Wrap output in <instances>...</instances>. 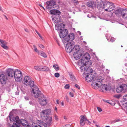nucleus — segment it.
Instances as JSON below:
<instances>
[{
  "label": "nucleus",
  "instance_id": "39",
  "mask_svg": "<svg viewBox=\"0 0 127 127\" xmlns=\"http://www.w3.org/2000/svg\"><path fill=\"white\" fill-rule=\"evenodd\" d=\"M122 95L121 94L115 95L113 96V97L118 99H119L121 97H122Z\"/></svg>",
  "mask_w": 127,
  "mask_h": 127
},
{
  "label": "nucleus",
  "instance_id": "53",
  "mask_svg": "<svg viewBox=\"0 0 127 127\" xmlns=\"http://www.w3.org/2000/svg\"><path fill=\"white\" fill-rule=\"evenodd\" d=\"M75 86L79 89H80V87L77 84H76L75 85Z\"/></svg>",
  "mask_w": 127,
  "mask_h": 127
},
{
  "label": "nucleus",
  "instance_id": "24",
  "mask_svg": "<svg viewBox=\"0 0 127 127\" xmlns=\"http://www.w3.org/2000/svg\"><path fill=\"white\" fill-rule=\"evenodd\" d=\"M0 42L1 43V46L2 47L6 49H8V47L6 45L7 43L5 41L0 39Z\"/></svg>",
  "mask_w": 127,
  "mask_h": 127
},
{
  "label": "nucleus",
  "instance_id": "41",
  "mask_svg": "<svg viewBox=\"0 0 127 127\" xmlns=\"http://www.w3.org/2000/svg\"><path fill=\"white\" fill-rule=\"evenodd\" d=\"M33 46L35 51L37 53H39V51L37 49L36 46L34 45H33Z\"/></svg>",
  "mask_w": 127,
  "mask_h": 127
},
{
  "label": "nucleus",
  "instance_id": "30",
  "mask_svg": "<svg viewBox=\"0 0 127 127\" xmlns=\"http://www.w3.org/2000/svg\"><path fill=\"white\" fill-rule=\"evenodd\" d=\"M122 91L123 92L127 91V85L126 84H123L121 85Z\"/></svg>",
  "mask_w": 127,
  "mask_h": 127
},
{
  "label": "nucleus",
  "instance_id": "56",
  "mask_svg": "<svg viewBox=\"0 0 127 127\" xmlns=\"http://www.w3.org/2000/svg\"><path fill=\"white\" fill-rule=\"evenodd\" d=\"M29 103L31 105H34V103L32 101H29Z\"/></svg>",
  "mask_w": 127,
  "mask_h": 127
},
{
  "label": "nucleus",
  "instance_id": "35",
  "mask_svg": "<svg viewBox=\"0 0 127 127\" xmlns=\"http://www.w3.org/2000/svg\"><path fill=\"white\" fill-rule=\"evenodd\" d=\"M41 70L47 71L49 70V68L47 67L41 66Z\"/></svg>",
  "mask_w": 127,
  "mask_h": 127
},
{
  "label": "nucleus",
  "instance_id": "54",
  "mask_svg": "<svg viewBox=\"0 0 127 127\" xmlns=\"http://www.w3.org/2000/svg\"><path fill=\"white\" fill-rule=\"evenodd\" d=\"M97 109L98 110V111L99 112H101L102 111V110L101 109V108H100L99 107H97Z\"/></svg>",
  "mask_w": 127,
  "mask_h": 127
},
{
  "label": "nucleus",
  "instance_id": "6",
  "mask_svg": "<svg viewBox=\"0 0 127 127\" xmlns=\"http://www.w3.org/2000/svg\"><path fill=\"white\" fill-rule=\"evenodd\" d=\"M29 83V84L32 89V92H33L34 95L37 94L38 92L40 91L39 90L37 87L34 84L33 81H32L31 80Z\"/></svg>",
  "mask_w": 127,
  "mask_h": 127
},
{
  "label": "nucleus",
  "instance_id": "40",
  "mask_svg": "<svg viewBox=\"0 0 127 127\" xmlns=\"http://www.w3.org/2000/svg\"><path fill=\"white\" fill-rule=\"evenodd\" d=\"M41 66H35L34 68L36 70L38 71H41Z\"/></svg>",
  "mask_w": 127,
  "mask_h": 127
},
{
  "label": "nucleus",
  "instance_id": "38",
  "mask_svg": "<svg viewBox=\"0 0 127 127\" xmlns=\"http://www.w3.org/2000/svg\"><path fill=\"white\" fill-rule=\"evenodd\" d=\"M32 127H46V126L45 127H43V126H38L36 124L34 123H32Z\"/></svg>",
  "mask_w": 127,
  "mask_h": 127
},
{
  "label": "nucleus",
  "instance_id": "15",
  "mask_svg": "<svg viewBox=\"0 0 127 127\" xmlns=\"http://www.w3.org/2000/svg\"><path fill=\"white\" fill-rule=\"evenodd\" d=\"M7 80V78L6 76H5L3 74L0 75V81L2 85H4L6 84Z\"/></svg>",
  "mask_w": 127,
  "mask_h": 127
},
{
  "label": "nucleus",
  "instance_id": "42",
  "mask_svg": "<svg viewBox=\"0 0 127 127\" xmlns=\"http://www.w3.org/2000/svg\"><path fill=\"white\" fill-rule=\"evenodd\" d=\"M53 67L56 70H59V67L57 65L54 64L53 65Z\"/></svg>",
  "mask_w": 127,
  "mask_h": 127
},
{
  "label": "nucleus",
  "instance_id": "59",
  "mask_svg": "<svg viewBox=\"0 0 127 127\" xmlns=\"http://www.w3.org/2000/svg\"><path fill=\"white\" fill-rule=\"evenodd\" d=\"M55 119L56 120H58V117L56 115H54Z\"/></svg>",
  "mask_w": 127,
  "mask_h": 127
},
{
  "label": "nucleus",
  "instance_id": "23",
  "mask_svg": "<svg viewBox=\"0 0 127 127\" xmlns=\"http://www.w3.org/2000/svg\"><path fill=\"white\" fill-rule=\"evenodd\" d=\"M110 2L106 1L105 0L103 4V6L102 8H103L106 11H108V6H109Z\"/></svg>",
  "mask_w": 127,
  "mask_h": 127
},
{
  "label": "nucleus",
  "instance_id": "60",
  "mask_svg": "<svg viewBox=\"0 0 127 127\" xmlns=\"http://www.w3.org/2000/svg\"><path fill=\"white\" fill-rule=\"evenodd\" d=\"M73 3H78V1H77L75 0H74L73 1Z\"/></svg>",
  "mask_w": 127,
  "mask_h": 127
},
{
  "label": "nucleus",
  "instance_id": "19",
  "mask_svg": "<svg viewBox=\"0 0 127 127\" xmlns=\"http://www.w3.org/2000/svg\"><path fill=\"white\" fill-rule=\"evenodd\" d=\"M81 119L80 120V124L81 125L83 126L85 124L86 121L87 120V118L85 116L81 115L80 116Z\"/></svg>",
  "mask_w": 127,
  "mask_h": 127
},
{
  "label": "nucleus",
  "instance_id": "22",
  "mask_svg": "<svg viewBox=\"0 0 127 127\" xmlns=\"http://www.w3.org/2000/svg\"><path fill=\"white\" fill-rule=\"evenodd\" d=\"M65 26L64 24L61 23H59L58 24H57L56 28H57V30H64V28Z\"/></svg>",
  "mask_w": 127,
  "mask_h": 127
},
{
  "label": "nucleus",
  "instance_id": "1",
  "mask_svg": "<svg viewBox=\"0 0 127 127\" xmlns=\"http://www.w3.org/2000/svg\"><path fill=\"white\" fill-rule=\"evenodd\" d=\"M51 110L50 109H45L43 110L41 112V116L47 123V126H50L52 123V118L49 115L50 114Z\"/></svg>",
  "mask_w": 127,
  "mask_h": 127
},
{
  "label": "nucleus",
  "instance_id": "43",
  "mask_svg": "<svg viewBox=\"0 0 127 127\" xmlns=\"http://www.w3.org/2000/svg\"><path fill=\"white\" fill-rule=\"evenodd\" d=\"M120 121V119H117L112 121V122L111 123L114 124L117 122Z\"/></svg>",
  "mask_w": 127,
  "mask_h": 127
},
{
  "label": "nucleus",
  "instance_id": "46",
  "mask_svg": "<svg viewBox=\"0 0 127 127\" xmlns=\"http://www.w3.org/2000/svg\"><path fill=\"white\" fill-rule=\"evenodd\" d=\"M24 98L27 100H29L30 99V97L28 96H24Z\"/></svg>",
  "mask_w": 127,
  "mask_h": 127
},
{
  "label": "nucleus",
  "instance_id": "55",
  "mask_svg": "<svg viewBox=\"0 0 127 127\" xmlns=\"http://www.w3.org/2000/svg\"><path fill=\"white\" fill-rule=\"evenodd\" d=\"M64 127H72L69 124H67L65 125Z\"/></svg>",
  "mask_w": 127,
  "mask_h": 127
},
{
  "label": "nucleus",
  "instance_id": "61",
  "mask_svg": "<svg viewBox=\"0 0 127 127\" xmlns=\"http://www.w3.org/2000/svg\"><path fill=\"white\" fill-rule=\"evenodd\" d=\"M25 31L26 32H29V31H28V29H25Z\"/></svg>",
  "mask_w": 127,
  "mask_h": 127
},
{
  "label": "nucleus",
  "instance_id": "33",
  "mask_svg": "<svg viewBox=\"0 0 127 127\" xmlns=\"http://www.w3.org/2000/svg\"><path fill=\"white\" fill-rule=\"evenodd\" d=\"M38 123L40 124V125H38V126H41L43 125V127H44L46 126V127H47V124L46 123H44L42 121L38 120Z\"/></svg>",
  "mask_w": 127,
  "mask_h": 127
},
{
  "label": "nucleus",
  "instance_id": "47",
  "mask_svg": "<svg viewBox=\"0 0 127 127\" xmlns=\"http://www.w3.org/2000/svg\"><path fill=\"white\" fill-rule=\"evenodd\" d=\"M69 88V84H67L65 85L64 86V88L65 89H68Z\"/></svg>",
  "mask_w": 127,
  "mask_h": 127
},
{
  "label": "nucleus",
  "instance_id": "32",
  "mask_svg": "<svg viewBox=\"0 0 127 127\" xmlns=\"http://www.w3.org/2000/svg\"><path fill=\"white\" fill-rule=\"evenodd\" d=\"M20 121L19 122V125L20 126V123L24 126H25L26 125V124H25V123H26V121L24 119H21L20 120Z\"/></svg>",
  "mask_w": 127,
  "mask_h": 127
},
{
  "label": "nucleus",
  "instance_id": "12",
  "mask_svg": "<svg viewBox=\"0 0 127 127\" xmlns=\"http://www.w3.org/2000/svg\"><path fill=\"white\" fill-rule=\"evenodd\" d=\"M89 60H86L84 64L80 67V69H81L82 70H85V67L86 68L88 67H90L92 64V63L91 61H89Z\"/></svg>",
  "mask_w": 127,
  "mask_h": 127
},
{
  "label": "nucleus",
  "instance_id": "50",
  "mask_svg": "<svg viewBox=\"0 0 127 127\" xmlns=\"http://www.w3.org/2000/svg\"><path fill=\"white\" fill-rule=\"evenodd\" d=\"M38 46L41 48H44V46L41 44H39L38 45Z\"/></svg>",
  "mask_w": 127,
  "mask_h": 127
},
{
  "label": "nucleus",
  "instance_id": "58",
  "mask_svg": "<svg viewBox=\"0 0 127 127\" xmlns=\"http://www.w3.org/2000/svg\"><path fill=\"white\" fill-rule=\"evenodd\" d=\"M114 40H115L114 39L112 38H111L110 40V41L112 42H113Z\"/></svg>",
  "mask_w": 127,
  "mask_h": 127
},
{
  "label": "nucleus",
  "instance_id": "7",
  "mask_svg": "<svg viewBox=\"0 0 127 127\" xmlns=\"http://www.w3.org/2000/svg\"><path fill=\"white\" fill-rule=\"evenodd\" d=\"M90 58V55L88 53L86 52L83 56L82 58L79 60V63H80L81 65H83L84 64L86 60H89Z\"/></svg>",
  "mask_w": 127,
  "mask_h": 127
},
{
  "label": "nucleus",
  "instance_id": "63",
  "mask_svg": "<svg viewBox=\"0 0 127 127\" xmlns=\"http://www.w3.org/2000/svg\"><path fill=\"white\" fill-rule=\"evenodd\" d=\"M5 17V18L6 19V20H8V18H7V17L6 16H5V15H3Z\"/></svg>",
  "mask_w": 127,
  "mask_h": 127
},
{
  "label": "nucleus",
  "instance_id": "16",
  "mask_svg": "<svg viewBox=\"0 0 127 127\" xmlns=\"http://www.w3.org/2000/svg\"><path fill=\"white\" fill-rule=\"evenodd\" d=\"M80 70L81 71V72L84 71V73L86 74L93 73V70L90 67H88L86 68L85 67V70H83L82 71V70L81 69H80Z\"/></svg>",
  "mask_w": 127,
  "mask_h": 127
},
{
  "label": "nucleus",
  "instance_id": "45",
  "mask_svg": "<svg viewBox=\"0 0 127 127\" xmlns=\"http://www.w3.org/2000/svg\"><path fill=\"white\" fill-rule=\"evenodd\" d=\"M54 76L55 77L58 78L60 76V74L59 73H55Z\"/></svg>",
  "mask_w": 127,
  "mask_h": 127
},
{
  "label": "nucleus",
  "instance_id": "10",
  "mask_svg": "<svg viewBox=\"0 0 127 127\" xmlns=\"http://www.w3.org/2000/svg\"><path fill=\"white\" fill-rule=\"evenodd\" d=\"M75 38V35L73 33H70L66 37H65L64 39V42L66 43L70 41H72Z\"/></svg>",
  "mask_w": 127,
  "mask_h": 127
},
{
  "label": "nucleus",
  "instance_id": "62",
  "mask_svg": "<svg viewBox=\"0 0 127 127\" xmlns=\"http://www.w3.org/2000/svg\"><path fill=\"white\" fill-rule=\"evenodd\" d=\"M39 6L40 7H42L44 10H45V9L44 7L40 4H39Z\"/></svg>",
  "mask_w": 127,
  "mask_h": 127
},
{
  "label": "nucleus",
  "instance_id": "9",
  "mask_svg": "<svg viewBox=\"0 0 127 127\" xmlns=\"http://www.w3.org/2000/svg\"><path fill=\"white\" fill-rule=\"evenodd\" d=\"M47 5L46 6V9H50L52 8H55L56 4V2L54 0L49 1L46 2Z\"/></svg>",
  "mask_w": 127,
  "mask_h": 127
},
{
  "label": "nucleus",
  "instance_id": "34",
  "mask_svg": "<svg viewBox=\"0 0 127 127\" xmlns=\"http://www.w3.org/2000/svg\"><path fill=\"white\" fill-rule=\"evenodd\" d=\"M37 53L38 54L40 55L41 56L43 57L44 58H46L47 57V56L46 54L43 51H39V53Z\"/></svg>",
  "mask_w": 127,
  "mask_h": 127
},
{
  "label": "nucleus",
  "instance_id": "8",
  "mask_svg": "<svg viewBox=\"0 0 127 127\" xmlns=\"http://www.w3.org/2000/svg\"><path fill=\"white\" fill-rule=\"evenodd\" d=\"M95 76L93 74V73L87 74L85 78L86 81L88 82H90L92 80L94 81H95Z\"/></svg>",
  "mask_w": 127,
  "mask_h": 127
},
{
  "label": "nucleus",
  "instance_id": "49",
  "mask_svg": "<svg viewBox=\"0 0 127 127\" xmlns=\"http://www.w3.org/2000/svg\"><path fill=\"white\" fill-rule=\"evenodd\" d=\"M86 123H87L88 124L90 125L91 123V122H90L87 119V120H86Z\"/></svg>",
  "mask_w": 127,
  "mask_h": 127
},
{
  "label": "nucleus",
  "instance_id": "36",
  "mask_svg": "<svg viewBox=\"0 0 127 127\" xmlns=\"http://www.w3.org/2000/svg\"><path fill=\"white\" fill-rule=\"evenodd\" d=\"M69 75L70 76V78L71 79L73 80H76V78L73 74L72 73H69Z\"/></svg>",
  "mask_w": 127,
  "mask_h": 127
},
{
  "label": "nucleus",
  "instance_id": "18",
  "mask_svg": "<svg viewBox=\"0 0 127 127\" xmlns=\"http://www.w3.org/2000/svg\"><path fill=\"white\" fill-rule=\"evenodd\" d=\"M60 14H58L54 16L52 18V20L55 23H59L61 21V17L60 16Z\"/></svg>",
  "mask_w": 127,
  "mask_h": 127
},
{
  "label": "nucleus",
  "instance_id": "57",
  "mask_svg": "<svg viewBox=\"0 0 127 127\" xmlns=\"http://www.w3.org/2000/svg\"><path fill=\"white\" fill-rule=\"evenodd\" d=\"M65 98L66 99V101H69V98L68 97V96L67 95H66L65 96Z\"/></svg>",
  "mask_w": 127,
  "mask_h": 127
},
{
  "label": "nucleus",
  "instance_id": "3",
  "mask_svg": "<svg viewBox=\"0 0 127 127\" xmlns=\"http://www.w3.org/2000/svg\"><path fill=\"white\" fill-rule=\"evenodd\" d=\"M34 96L35 98H38V101L41 105L44 106L46 104L47 102L45 98V96L41 93V91L38 92L37 94H34Z\"/></svg>",
  "mask_w": 127,
  "mask_h": 127
},
{
  "label": "nucleus",
  "instance_id": "44",
  "mask_svg": "<svg viewBox=\"0 0 127 127\" xmlns=\"http://www.w3.org/2000/svg\"><path fill=\"white\" fill-rule=\"evenodd\" d=\"M123 99L124 100V101H127V94L126 95H124L123 97Z\"/></svg>",
  "mask_w": 127,
  "mask_h": 127
},
{
  "label": "nucleus",
  "instance_id": "48",
  "mask_svg": "<svg viewBox=\"0 0 127 127\" xmlns=\"http://www.w3.org/2000/svg\"><path fill=\"white\" fill-rule=\"evenodd\" d=\"M35 31L37 33V34L40 37L41 39L42 38V37L41 36L40 34H39V33L36 30H35Z\"/></svg>",
  "mask_w": 127,
  "mask_h": 127
},
{
  "label": "nucleus",
  "instance_id": "26",
  "mask_svg": "<svg viewBox=\"0 0 127 127\" xmlns=\"http://www.w3.org/2000/svg\"><path fill=\"white\" fill-rule=\"evenodd\" d=\"M121 16L123 18L126 16L125 19H127V9H123Z\"/></svg>",
  "mask_w": 127,
  "mask_h": 127
},
{
  "label": "nucleus",
  "instance_id": "51",
  "mask_svg": "<svg viewBox=\"0 0 127 127\" xmlns=\"http://www.w3.org/2000/svg\"><path fill=\"white\" fill-rule=\"evenodd\" d=\"M69 94L71 97H73L74 96V95L73 93L72 92H70Z\"/></svg>",
  "mask_w": 127,
  "mask_h": 127
},
{
  "label": "nucleus",
  "instance_id": "31",
  "mask_svg": "<svg viewBox=\"0 0 127 127\" xmlns=\"http://www.w3.org/2000/svg\"><path fill=\"white\" fill-rule=\"evenodd\" d=\"M31 80V78L29 76H26L24 78V81L26 83H29Z\"/></svg>",
  "mask_w": 127,
  "mask_h": 127
},
{
  "label": "nucleus",
  "instance_id": "2",
  "mask_svg": "<svg viewBox=\"0 0 127 127\" xmlns=\"http://www.w3.org/2000/svg\"><path fill=\"white\" fill-rule=\"evenodd\" d=\"M79 49L80 46L78 45H75L74 42L73 41L68 43L66 46V51L69 53L74 52L76 50L78 51Z\"/></svg>",
  "mask_w": 127,
  "mask_h": 127
},
{
  "label": "nucleus",
  "instance_id": "37",
  "mask_svg": "<svg viewBox=\"0 0 127 127\" xmlns=\"http://www.w3.org/2000/svg\"><path fill=\"white\" fill-rule=\"evenodd\" d=\"M122 88L121 87V85L119 87H118L116 89V91L117 93H119L122 92Z\"/></svg>",
  "mask_w": 127,
  "mask_h": 127
},
{
  "label": "nucleus",
  "instance_id": "21",
  "mask_svg": "<svg viewBox=\"0 0 127 127\" xmlns=\"http://www.w3.org/2000/svg\"><path fill=\"white\" fill-rule=\"evenodd\" d=\"M14 71L13 69L10 68H8L6 70L7 74L10 77H13L14 76Z\"/></svg>",
  "mask_w": 127,
  "mask_h": 127
},
{
  "label": "nucleus",
  "instance_id": "11",
  "mask_svg": "<svg viewBox=\"0 0 127 127\" xmlns=\"http://www.w3.org/2000/svg\"><path fill=\"white\" fill-rule=\"evenodd\" d=\"M80 49L78 51L77 50H76L74 52H73L74 53L73 56L74 58L76 60H78L79 59L83 54L81 53L82 52L80 51Z\"/></svg>",
  "mask_w": 127,
  "mask_h": 127
},
{
  "label": "nucleus",
  "instance_id": "25",
  "mask_svg": "<svg viewBox=\"0 0 127 127\" xmlns=\"http://www.w3.org/2000/svg\"><path fill=\"white\" fill-rule=\"evenodd\" d=\"M87 4L88 7L93 8L95 6L94 1L92 0H90L87 2Z\"/></svg>",
  "mask_w": 127,
  "mask_h": 127
},
{
  "label": "nucleus",
  "instance_id": "27",
  "mask_svg": "<svg viewBox=\"0 0 127 127\" xmlns=\"http://www.w3.org/2000/svg\"><path fill=\"white\" fill-rule=\"evenodd\" d=\"M50 13L51 14H53L54 16L56 14H60V12L59 10L56 9H53L50 10Z\"/></svg>",
  "mask_w": 127,
  "mask_h": 127
},
{
  "label": "nucleus",
  "instance_id": "29",
  "mask_svg": "<svg viewBox=\"0 0 127 127\" xmlns=\"http://www.w3.org/2000/svg\"><path fill=\"white\" fill-rule=\"evenodd\" d=\"M100 86L99 87H100L101 89V90H105L106 91H107L108 90V89L107 88V85H105V84H101V85H100Z\"/></svg>",
  "mask_w": 127,
  "mask_h": 127
},
{
  "label": "nucleus",
  "instance_id": "13",
  "mask_svg": "<svg viewBox=\"0 0 127 127\" xmlns=\"http://www.w3.org/2000/svg\"><path fill=\"white\" fill-rule=\"evenodd\" d=\"M10 120V121H14L19 125V124L20 120L18 116H16L15 117H13V116L12 114H10L9 115Z\"/></svg>",
  "mask_w": 127,
  "mask_h": 127
},
{
  "label": "nucleus",
  "instance_id": "64",
  "mask_svg": "<svg viewBox=\"0 0 127 127\" xmlns=\"http://www.w3.org/2000/svg\"><path fill=\"white\" fill-rule=\"evenodd\" d=\"M27 126L28 127H32V126H30L29 125H27Z\"/></svg>",
  "mask_w": 127,
  "mask_h": 127
},
{
  "label": "nucleus",
  "instance_id": "20",
  "mask_svg": "<svg viewBox=\"0 0 127 127\" xmlns=\"http://www.w3.org/2000/svg\"><path fill=\"white\" fill-rule=\"evenodd\" d=\"M105 1V0H97L96 1L97 3V8H102Z\"/></svg>",
  "mask_w": 127,
  "mask_h": 127
},
{
  "label": "nucleus",
  "instance_id": "17",
  "mask_svg": "<svg viewBox=\"0 0 127 127\" xmlns=\"http://www.w3.org/2000/svg\"><path fill=\"white\" fill-rule=\"evenodd\" d=\"M123 9L122 8H118L116 10H114L113 13L117 16L120 17L122 15Z\"/></svg>",
  "mask_w": 127,
  "mask_h": 127
},
{
  "label": "nucleus",
  "instance_id": "14",
  "mask_svg": "<svg viewBox=\"0 0 127 127\" xmlns=\"http://www.w3.org/2000/svg\"><path fill=\"white\" fill-rule=\"evenodd\" d=\"M68 31L67 29H66L61 30L59 33V35L61 38H64L66 37V35L68 34Z\"/></svg>",
  "mask_w": 127,
  "mask_h": 127
},
{
  "label": "nucleus",
  "instance_id": "5",
  "mask_svg": "<svg viewBox=\"0 0 127 127\" xmlns=\"http://www.w3.org/2000/svg\"><path fill=\"white\" fill-rule=\"evenodd\" d=\"M14 76L16 81L21 82L22 79V73L18 69H16L14 72Z\"/></svg>",
  "mask_w": 127,
  "mask_h": 127
},
{
  "label": "nucleus",
  "instance_id": "52",
  "mask_svg": "<svg viewBox=\"0 0 127 127\" xmlns=\"http://www.w3.org/2000/svg\"><path fill=\"white\" fill-rule=\"evenodd\" d=\"M15 126L13 125L11 127H21L17 125L16 123L15 124Z\"/></svg>",
  "mask_w": 127,
  "mask_h": 127
},
{
  "label": "nucleus",
  "instance_id": "28",
  "mask_svg": "<svg viewBox=\"0 0 127 127\" xmlns=\"http://www.w3.org/2000/svg\"><path fill=\"white\" fill-rule=\"evenodd\" d=\"M109 6H108V11L110 12L112 11L113 9H114V4L112 2H110Z\"/></svg>",
  "mask_w": 127,
  "mask_h": 127
},
{
  "label": "nucleus",
  "instance_id": "4",
  "mask_svg": "<svg viewBox=\"0 0 127 127\" xmlns=\"http://www.w3.org/2000/svg\"><path fill=\"white\" fill-rule=\"evenodd\" d=\"M103 80V78L101 76H99L96 79V81L95 80L92 83V85L93 88L95 89H97L101 85V82Z\"/></svg>",
  "mask_w": 127,
  "mask_h": 127
}]
</instances>
